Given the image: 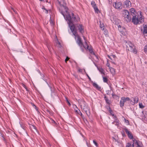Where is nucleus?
<instances>
[{"mask_svg":"<svg viewBox=\"0 0 147 147\" xmlns=\"http://www.w3.org/2000/svg\"><path fill=\"white\" fill-rule=\"evenodd\" d=\"M52 121H53V123H55V122L53 120H52Z\"/></svg>","mask_w":147,"mask_h":147,"instance_id":"6e6d98bb","label":"nucleus"},{"mask_svg":"<svg viewBox=\"0 0 147 147\" xmlns=\"http://www.w3.org/2000/svg\"><path fill=\"white\" fill-rule=\"evenodd\" d=\"M70 29L72 32L73 35L75 36V38H76V37L77 38L76 42L79 46L83 45V44L82 42L81 38L78 34L75 27L74 25L70 26Z\"/></svg>","mask_w":147,"mask_h":147,"instance_id":"7ed1b4c3","label":"nucleus"},{"mask_svg":"<svg viewBox=\"0 0 147 147\" xmlns=\"http://www.w3.org/2000/svg\"><path fill=\"white\" fill-rule=\"evenodd\" d=\"M134 98H132L131 100V101L133 103L134 102Z\"/></svg>","mask_w":147,"mask_h":147,"instance_id":"a19ab883","label":"nucleus"},{"mask_svg":"<svg viewBox=\"0 0 147 147\" xmlns=\"http://www.w3.org/2000/svg\"><path fill=\"white\" fill-rule=\"evenodd\" d=\"M112 56L113 57V58H114L115 57V56L114 55H113Z\"/></svg>","mask_w":147,"mask_h":147,"instance_id":"4d7b16f0","label":"nucleus"},{"mask_svg":"<svg viewBox=\"0 0 147 147\" xmlns=\"http://www.w3.org/2000/svg\"><path fill=\"white\" fill-rule=\"evenodd\" d=\"M115 121H113L112 123L113 124H115Z\"/></svg>","mask_w":147,"mask_h":147,"instance_id":"603ef678","label":"nucleus"},{"mask_svg":"<svg viewBox=\"0 0 147 147\" xmlns=\"http://www.w3.org/2000/svg\"><path fill=\"white\" fill-rule=\"evenodd\" d=\"M134 140H133V142L135 143V144L137 145V147H141V146L139 144L138 141L136 140L135 138H134Z\"/></svg>","mask_w":147,"mask_h":147,"instance_id":"4468645a","label":"nucleus"},{"mask_svg":"<svg viewBox=\"0 0 147 147\" xmlns=\"http://www.w3.org/2000/svg\"><path fill=\"white\" fill-rule=\"evenodd\" d=\"M66 101L69 106L71 105V104L67 98H66Z\"/></svg>","mask_w":147,"mask_h":147,"instance_id":"4c0bfd02","label":"nucleus"},{"mask_svg":"<svg viewBox=\"0 0 147 147\" xmlns=\"http://www.w3.org/2000/svg\"><path fill=\"white\" fill-rule=\"evenodd\" d=\"M130 15H131L132 17H133L134 16H135L136 15H137L138 14V13H137L135 9L134 8H131L130 9Z\"/></svg>","mask_w":147,"mask_h":147,"instance_id":"1a4fd4ad","label":"nucleus"},{"mask_svg":"<svg viewBox=\"0 0 147 147\" xmlns=\"http://www.w3.org/2000/svg\"><path fill=\"white\" fill-rule=\"evenodd\" d=\"M113 139H114V140H115V138H113Z\"/></svg>","mask_w":147,"mask_h":147,"instance_id":"e2e57ef3","label":"nucleus"},{"mask_svg":"<svg viewBox=\"0 0 147 147\" xmlns=\"http://www.w3.org/2000/svg\"><path fill=\"white\" fill-rule=\"evenodd\" d=\"M130 147H134V143H133V144L131 146H130Z\"/></svg>","mask_w":147,"mask_h":147,"instance_id":"09e8293b","label":"nucleus"},{"mask_svg":"<svg viewBox=\"0 0 147 147\" xmlns=\"http://www.w3.org/2000/svg\"><path fill=\"white\" fill-rule=\"evenodd\" d=\"M91 5L93 8L96 6L95 2L94 1H92L91 2Z\"/></svg>","mask_w":147,"mask_h":147,"instance_id":"412c9836","label":"nucleus"},{"mask_svg":"<svg viewBox=\"0 0 147 147\" xmlns=\"http://www.w3.org/2000/svg\"><path fill=\"white\" fill-rule=\"evenodd\" d=\"M22 86H23L24 88L25 89H26V90L27 91H29V90H28V88H27L26 86V85H24V84H22Z\"/></svg>","mask_w":147,"mask_h":147,"instance_id":"c85d7f7f","label":"nucleus"},{"mask_svg":"<svg viewBox=\"0 0 147 147\" xmlns=\"http://www.w3.org/2000/svg\"><path fill=\"white\" fill-rule=\"evenodd\" d=\"M2 137H3V140L5 141V138H4V137H3V136H2Z\"/></svg>","mask_w":147,"mask_h":147,"instance_id":"5fc2aeb1","label":"nucleus"},{"mask_svg":"<svg viewBox=\"0 0 147 147\" xmlns=\"http://www.w3.org/2000/svg\"><path fill=\"white\" fill-rule=\"evenodd\" d=\"M33 128L36 130V126H35L33 125Z\"/></svg>","mask_w":147,"mask_h":147,"instance_id":"49530a36","label":"nucleus"},{"mask_svg":"<svg viewBox=\"0 0 147 147\" xmlns=\"http://www.w3.org/2000/svg\"><path fill=\"white\" fill-rule=\"evenodd\" d=\"M79 46L80 47L81 50L82 52H84V48H85L86 49V46L85 44L84 45H83Z\"/></svg>","mask_w":147,"mask_h":147,"instance_id":"2eb2a0df","label":"nucleus"},{"mask_svg":"<svg viewBox=\"0 0 147 147\" xmlns=\"http://www.w3.org/2000/svg\"><path fill=\"white\" fill-rule=\"evenodd\" d=\"M85 45H86V49H88L89 51L90 49L92 50V47H89V46L88 45L86 41H85Z\"/></svg>","mask_w":147,"mask_h":147,"instance_id":"dca6fc26","label":"nucleus"},{"mask_svg":"<svg viewBox=\"0 0 147 147\" xmlns=\"http://www.w3.org/2000/svg\"><path fill=\"white\" fill-rule=\"evenodd\" d=\"M119 121H115V125L117 126H118L119 125Z\"/></svg>","mask_w":147,"mask_h":147,"instance_id":"cd10ccee","label":"nucleus"},{"mask_svg":"<svg viewBox=\"0 0 147 147\" xmlns=\"http://www.w3.org/2000/svg\"><path fill=\"white\" fill-rule=\"evenodd\" d=\"M123 129L125 131L126 134H127L129 138L130 139H132L133 140H134V138H133V135L128 129L126 128H124Z\"/></svg>","mask_w":147,"mask_h":147,"instance_id":"6e6552de","label":"nucleus"},{"mask_svg":"<svg viewBox=\"0 0 147 147\" xmlns=\"http://www.w3.org/2000/svg\"><path fill=\"white\" fill-rule=\"evenodd\" d=\"M113 5L114 7L117 9H120L122 8V4L121 2H118V1L115 2Z\"/></svg>","mask_w":147,"mask_h":147,"instance_id":"0eeeda50","label":"nucleus"},{"mask_svg":"<svg viewBox=\"0 0 147 147\" xmlns=\"http://www.w3.org/2000/svg\"><path fill=\"white\" fill-rule=\"evenodd\" d=\"M134 104L135 103H137L138 102V98L137 97H135L134 98Z\"/></svg>","mask_w":147,"mask_h":147,"instance_id":"aec40b11","label":"nucleus"},{"mask_svg":"<svg viewBox=\"0 0 147 147\" xmlns=\"http://www.w3.org/2000/svg\"><path fill=\"white\" fill-rule=\"evenodd\" d=\"M43 9L46 10V13H48V10H47L46 9L45 7H44L43 8Z\"/></svg>","mask_w":147,"mask_h":147,"instance_id":"a18cd8bd","label":"nucleus"},{"mask_svg":"<svg viewBox=\"0 0 147 147\" xmlns=\"http://www.w3.org/2000/svg\"><path fill=\"white\" fill-rule=\"evenodd\" d=\"M130 99L128 97L125 98L123 97L121 98V100L120 101V105L121 107H123L124 106V103L127 101H129Z\"/></svg>","mask_w":147,"mask_h":147,"instance_id":"423d86ee","label":"nucleus"},{"mask_svg":"<svg viewBox=\"0 0 147 147\" xmlns=\"http://www.w3.org/2000/svg\"><path fill=\"white\" fill-rule=\"evenodd\" d=\"M104 24L103 23H101L100 22V27L101 29H102V30H104Z\"/></svg>","mask_w":147,"mask_h":147,"instance_id":"4be33fe9","label":"nucleus"},{"mask_svg":"<svg viewBox=\"0 0 147 147\" xmlns=\"http://www.w3.org/2000/svg\"><path fill=\"white\" fill-rule=\"evenodd\" d=\"M104 98L106 103L108 105H110L111 103V100H109L108 98L105 95Z\"/></svg>","mask_w":147,"mask_h":147,"instance_id":"ddd939ff","label":"nucleus"},{"mask_svg":"<svg viewBox=\"0 0 147 147\" xmlns=\"http://www.w3.org/2000/svg\"><path fill=\"white\" fill-rule=\"evenodd\" d=\"M110 71H113L115 73V69L114 68H112L111 67L110 69Z\"/></svg>","mask_w":147,"mask_h":147,"instance_id":"ea45409f","label":"nucleus"},{"mask_svg":"<svg viewBox=\"0 0 147 147\" xmlns=\"http://www.w3.org/2000/svg\"><path fill=\"white\" fill-rule=\"evenodd\" d=\"M12 9L13 10V11H14V12H15V10H14V9H13V8H12Z\"/></svg>","mask_w":147,"mask_h":147,"instance_id":"052dcab7","label":"nucleus"},{"mask_svg":"<svg viewBox=\"0 0 147 147\" xmlns=\"http://www.w3.org/2000/svg\"><path fill=\"white\" fill-rule=\"evenodd\" d=\"M57 46L59 47H61L60 43L58 41L57 42Z\"/></svg>","mask_w":147,"mask_h":147,"instance_id":"c756f323","label":"nucleus"},{"mask_svg":"<svg viewBox=\"0 0 147 147\" xmlns=\"http://www.w3.org/2000/svg\"><path fill=\"white\" fill-rule=\"evenodd\" d=\"M115 21V24L117 25L119 22H120V21L118 19H116Z\"/></svg>","mask_w":147,"mask_h":147,"instance_id":"bb28decb","label":"nucleus"},{"mask_svg":"<svg viewBox=\"0 0 147 147\" xmlns=\"http://www.w3.org/2000/svg\"><path fill=\"white\" fill-rule=\"evenodd\" d=\"M106 92L107 94L108 95L110 94L111 93V91L109 90H107Z\"/></svg>","mask_w":147,"mask_h":147,"instance_id":"c9c22d12","label":"nucleus"},{"mask_svg":"<svg viewBox=\"0 0 147 147\" xmlns=\"http://www.w3.org/2000/svg\"><path fill=\"white\" fill-rule=\"evenodd\" d=\"M94 63L95 64V65L96 66V64H95V63Z\"/></svg>","mask_w":147,"mask_h":147,"instance_id":"680f3d73","label":"nucleus"},{"mask_svg":"<svg viewBox=\"0 0 147 147\" xmlns=\"http://www.w3.org/2000/svg\"><path fill=\"white\" fill-rule=\"evenodd\" d=\"M113 117V118L114 119V121H119V120L116 117V116L114 115V116Z\"/></svg>","mask_w":147,"mask_h":147,"instance_id":"b1692460","label":"nucleus"},{"mask_svg":"<svg viewBox=\"0 0 147 147\" xmlns=\"http://www.w3.org/2000/svg\"><path fill=\"white\" fill-rule=\"evenodd\" d=\"M109 111L110 113V115H111L112 116H114V115L113 113V112L112 110L111 109L110 107H109Z\"/></svg>","mask_w":147,"mask_h":147,"instance_id":"f3484780","label":"nucleus"},{"mask_svg":"<svg viewBox=\"0 0 147 147\" xmlns=\"http://www.w3.org/2000/svg\"><path fill=\"white\" fill-rule=\"evenodd\" d=\"M97 68L99 71L101 72V74H104V70L102 68L98 67Z\"/></svg>","mask_w":147,"mask_h":147,"instance_id":"6ab92c4d","label":"nucleus"},{"mask_svg":"<svg viewBox=\"0 0 147 147\" xmlns=\"http://www.w3.org/2000/svg\"><path fill=\"white\" fill-rule=\"evenodd\" d=\"M144 51L146 53H147V45L145 46L144 48Z\"/></svg>","mask_w":147,"mask_h":147,"instance_id":"2f4dec72","label":"nucleus"},{"mask_svg":"<svg viewBox=\"0 0 147 147\" xmlns=\"http://www.w3.org/2000/svg\"><path fill=\"white\" fill-rule=\"evenodd\" d=\"M93 142L96 146H97V147L98 146V144L94 140H93Z\"/></svg>","mask_w":147,"mask_h":147,"instance_id":"7c9ffc66","label":"nucleus"},{"mask_svg":"<svg viewBox=\"0 0 147 147\" xmlns=\"http://www.w3.org/2000/svg\"><path fill=\"white\" fill-rule=\"evenodd\" d=\"M78 70V71L80 72H81L82 71V69H79Z\"/></svg>","mask_w":147,"mask_h":147,"instance_id":"79ce46f5","label":"nucleus"},{"mask_svg":"<svg viewBox=\"0 0 147 147\" xmlns=\"http://www.w3.org/2000/svg\"><path fill=\"white\" fill-rule=\"evenodd\" d=\"M69 58L67 56L66 57V58L65 60V61L66 63H67V61H68V60H69Z\"/></svg>","mask_w":147,"mask_h":147,"instance_id":"f704fd0d","label":"nucleus"},{"mask_svg":"<svg viewBox=\"0 0 147 147\" xmlns=\"http://www.w3.org/2000/svg\"><path fill=\"white\" fill-rule=\"evenodd\" d=\"M140 15H136L131 17L132 22L134 24L137 25L139 24L143 23L144 20V17L142 14V12H139Z\"/></svg>","mask_w":147,"mask_h":147,"instance_id":"f03ea898","label":"nucleus"},{"mask_svg":"<svg viewBox=\"0 0 147 147\" xmlns=\"http://www.w3.org/2000/svg\"><path fill=\"white\" fill-rule=\"evenodd\" d=\"M93 86L95 87L96 89L98 90H100L101 89L100 86H99L97 84L95 83H93Z\"/></svg>","mask_w":147,"mask_h":147,"instance_id":"f8f14e48","label":"nucleus"},{"mask_svg":"<svg viewBox=\"0 0 147 147\" xmlns=\"http://www.w3.org/2000/svg\"><path fill=\"white\" fill-rule=\"evenodd\" d=\"M106 33V34H107V30H105V31H104Z\"/></svg>","mask_w":147,"mask_h":147,"instance_id":"3c124183","label":"nucleus"},{"mask_svg":"<svg viewBox=\"0 0 147 147\" xmlns=\"http://www.w3.org/2000/svg\"><path fill=\"white\" fill-rule=\"evenodd\" d=\"M40 1H43L44 0H39Z\"/></svg>","mask_w":147,"mask_h":147,"instance_id":"bf43d9fd","label":"nucleus"},{"mask_svg":"<svg viewBox=\"0 0 147 147\" xmlns=\"http://www.w3.org/2000/svg\"><path fill=\"white\" fill-rule=\"evenodd\" d=\"M139 106L140 108L143 109L144 107V106L141 103H139Z\"/></svg>","mask_w":147,"mask_h":147,"instance_id":"393cba45","label":"nucleus"},{"mask_svg":"<svg viewBox=\"0 0 147 147\" xmlns=\"http://www.w3.org/2000/svg\"><path fill=\"white\" fill-rule=\"evenodd\" d=\"M78 113L82 117V114L80 110H78Z\"/></svg>","mask_w":147,"mask_h":147,"instance_id":"e433bc0d","label":"nucleus"},{"mask_svg":"<svg viewBox=\"0 0 147 147\" xmlns=\"http://www.w3.org/2000/svg\"><path fill=\"white\" fill-rule=\"evenodd\" d=\"M94 9L95 13H98V12H99V10L98 9L97 6L95 7L94 8Z\"/></svg>","mask_w":147,"mask_h":147,"instance_id":"a211bd4d","label":"nucleus"},{"mask_svg":"<svg viewBox=\"0 0 147 147\" xmlns=\"http://www.w3.org/2000/svg\"><path fill=\"white\" fill-rule=\"evenodd\" d=\"M107 65L109 67V65H110V64L109 63H107Z\"/></svg>","mask_w":147,"mask_h":147,"instance_id":"de8ad7c7","label":"nucleus"},{"mask_svg":"<svg viewBox=\"0 0 147 147\" xmlns=\"http://www.w3.org/2000/svg\"><path fill=\"white\" fill-rule=\"evenodd\" d=\"M84 111L86 113L88 116L90 115V110L89 108L87 106H85L83 109Z\"/></svg>","mask_w":147,"mask_h":147,"instance_id":"9d476101","label":"nucleus"},{"mask_svg":"<svg viewBox=\"0 0 147 147\" xmlns=\"http://www.w3.org/2000/svg\"><path fill=\"white\" fill-rule=\"evenodd\" d=\"M86 75L88 77V78L89 80L90 81V80H91V78H90V77L87 74H86Z\"/></svg>","mask_w":147,"mask_h":147,"instance_id":"37998d69","label":"nucleus"},{"mask_svg":"<svg viewBox=\"0 0 147 147\" xmlns=\"http://www.w3.org/2000/svg\"><path fill=\"white\" fill-rule=\"evenodd\" d=\"M131 146V144L130 143H128L126 145V147H130Z\"/></svg>","mask_w":147,"mask_h":147,"instance_id":"72a5a7b5","label":"nucleus"},{"mask_svg":"<svg viewBox=\"0 0 147 147\" xmlns=\"http://www.w3.org/2000/svg\"><path fill=\"white\" fill-rule=\"evenodd\" d=\"M76 111V112H77V113H78V110H76V111Z\"/></svg>","mask_w":147,"mask_h":147,"instance_id":"13d9d810","label":"nucleus"},{"mask_svg":"<svg viewBox=\"0 0 147 147\" xmlns=\"http://www.w3.org/2000/svg\"><path fill=\"white\" fill-rule=\"evenodd\" d=\"M89 51V52H90V53H91L92 54H93V55H96L95 54V53L93 51L92 49V50L90 49Z\"/></svg>","mask_w":147,"mask_h":147,"instance_id":"a878e982","label":"nucleus"},{"mask_svg":"<svg viewBox=\"0 0 147 147\" xmlns=\"http://www.w3.org/2000/svg\"><path fill=\"white\" fill-rule=\"evenodd\" d=\"M57 1L59 4H60L61 3L60 2L59 0H57Z\"/></svg>","mask_w":147,"mask_h":147,"instance_id":"8fccbe9b","label":"nucleus"},{"mask_svg":"<svg viewBox=\"0 0 147 147\" xmlns=\"http://www.w3.org/2000/svg\"><path fill=\"white\" fill-rule=\"evenodd\" d=\"M108 58L110 59H111L112 61L113 60V59H112V58H111V57H110V56H109V55H108Z\"/></svg>","mask_w":147,"mask_h":147,"instance_id":"c03bdc74","label":"nucleus"},{"mask_svg":"<svg viewBox=\"0 0 147 147\" xmlns=\"http://www.w3.org/2000/svg\"><path fill=\"white\" fill-rule=\"evenodd\" d=\"M63 9H60L59 11L60 13L63 16L64 18L67 21L69 26L70 28V26L74 25L75 27V28L77 30V28H78V30L79 32L82 34L84 32V28L82 24H74L75 22H77L80 20V18L78 15L75 16L74 13H72L71 14H69L66 16V18L65 16V12L68 13V8L64 6H63Z\"/></svg>","mask_w":147,"mask_h":147,"instance_id":"f257e3e1","label":"nucleus"},{"mask_svg":"<svg viewBox=\"0 0 147 147\" xmlns=\"http://www.w3.org/2000/svg\"><path fill=\"white\" fill-rule=\"evenodd\" d=\"M124 120H125V122L126 123H127V125H129V121L127 120V119H125Z\"/></svg>","mask_w":147,"mask_h":147,"instance_id":"473e14b6","label":"nucleus"},{"mask_svg":"<svg viewBox=\"0 0 147 147\" xmlns=\"http://www.w3.org/2000/svg\"><path fill=\"white\" fill-rule=\"evenodd\" d=\"M131 5V3L129 0H126L124 2V6L126 7H130Z\"/></svg>","mask_w":147,"mask_h":147,"instance_id":"9b49d317","label":"nucleus"},{"mask_svg":"<svg viewBox=\"0 0 147 147\" xmlns=\"http://www.w3.org/2000/svg\"><path fill=\"white\" fill-rule=\"evenodd\" d=\"M121 25H119L118 26V28H121Z\"/></svg>","mask_w":147,"mask_h":147,"instance_id":"864d4df0","label":"nucleus"},{"mask_svg":"<svg viewBox=\"0 0 147 147\" xmlns=\"http://www.w3.org/2000/svg\"><path fill=\"white\" fill-rule=\"evenodd\" d=\"M112 96L113 98L114 97V96H117V95L115 94L114 93H112Z\"/></svg>","mask_w":147,"mask_h":147,"instance_id":"58836bf2","label":"nucleus"},{"mask_svg":"<svg viewBox=\"0 0 147 147\" xmlns=\"http://www.w3.org/2000/svg\"><path fill=\"white\" fill-rule=\"evenodd\" d=\"M123 16L124 17L125 20L127 22L131 21V17L129 11L127 10H124L123 12Z\"/></svg>","mask_w":147,"mask_h":147,"instance_id":"39448f33","label":"nucleus"},{"mask_svg":"<svg viewBox=\"0 0 147 147\" xmlns=\"http://www.w3.org/2000/svg\"><path fill=\"white\" fill-rule=\"evenodd\" d=\"M127 49L135 54L137 53V51L135 49L134 45L129 41L126 42Z\"/></svg>","mask_w":147,"mask_h":147,"instance_id":"20e7f679","label":"nucleus"},{"mask_svg":"<svg viewBox=\"0 0 147 147\" xmlns=\"http://www.w3.org/2000/svg\"><path fill=\"white\" fill-rule=\"evenodd\" d=\"M103 82H104L107 83L108 81L107 78L105 77H103Z\"/></svg>","mask_w":147,"mask_h":147,"instance_id":"5701e85b","label":"nucleus"}]
</instances>
